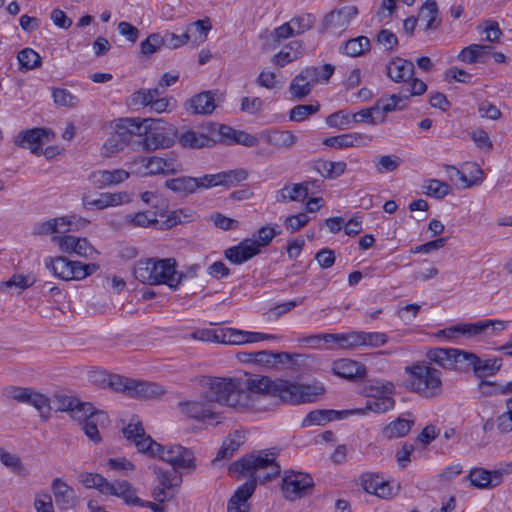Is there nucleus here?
Instances as JSON below:
<instances>
[{
  "label": "nucleus",
  "instance_id": "obj_23",
  "mask_svg": "<svg viewBox=\"0 0 512 512\" xmlns=\"http://www.w3.org/2000/svg\"><path fill=\"white\" fill-rule=\"evenodd\" d=\"M47 136V130L43 128H33L23 131L15 138V144L22 148H27L31 153L39 155L43 138Z\"/></svg>",
  "mask_w": 512,
  "mask_h": 512
},
{
  "label": "nucleus",
  "instance_id": "obj_50",
  "mask_svg": "<svg viewBox=\"0 0 512 512\" xmlns=\"http://www.w3.org/2000/svg\"><path fill=\"white\" fill-rule=\"evenodd\" d=\"M308 196V187L303 183L294 184L292 186H285L280 191L281 201H299L304 200Z\"/></svg>",
  "mask_w": 512,
  "mask_h": 512
},
{
  "label": "nucleus",
  "instance_id": "obj_11",
  "mask_svg": "<svg viewBox=\"0 0 512 512\" xmlns=\"http://www.w3.org/2000/svg\"><path fill=\"white\" fill-rule=\"evenodd\" d=\"M178 406L181 413L191 419L202 422L215 420L220 423V413L215 410V404L207 393L197 400L180 402Z\"/></svg>",
  "mask_w": 512,
  "mask_h": 512
},
{
  "label": "nucleus",
  "instance_id": "obj_48",
  "mask_svg": "<svg viewBox=\"0 0 512 512\" xmlns=\"http://www.w3.org/2000/svg\"><path fill=\"white\" fill-rule=\"evenodd\" d=\"M422 187L426 195L437 199L444 198L451 191L449 184L438 179H429L425 181Z\"/></svg>",
  "mask_w": 512,
  "mask_h": 512
},
{
  "label": "nucleus",
  "instance_id": "obj_49",
  "mask_svg": "<svg viewBox=\"0 0 512 512\" xmlns=\"http://www.w3.org/2000/svg\"><path fill=\"white\" fill-rule=\"evenodd\" d=\"M272 357V351L262 350L256 352H240L237 354L239 361L243 363H254L267 367L270 365V358Z\"/></svg>",
  "mask_w": 512,
  "mask_h": 512
},
{
  "label": "nucleus",
  "instance_id": "obj_18",
  "mask_svg": "<svg viewBox=\"0 0 512 512\" xmlns=\"http://www.w3.org/2000/svg\"><path fill=\"white\" fill-rule=\"evenodd\" d=\"M414 72V64L400 57L392 58L386 65V75L395 83H408Z\"/></svg>",
  "mask_w": 512,
  "mask_h": 512
},
{
  "label": "nucleus",
  "instance_id": "obj_34",
  "mask_svg": "<svg viewBox=\"0 0 512 512\" xmlns=\"http://www.w3.org/2000/svg\"><path fill=\"white\" fill-rule=\"evenodd\" d=\"M124 224L130 228H149L158 224L157 214L153 211H139L127 214L124 217Z\"/></svg>",
  "mask_w": 512,
  "mask_h": 512
},
{
  "label": "nucleus",
  "instance_id": "obj_29",
  "mask_svg": "<svg viewBox=\"0 0 512 512\" xmlns=\"http://www.w3.org/2000/svg\"><path fill=\"white\" fill-rule=\"evenodd\" d=\"M353 414V411H336V410H314L309 412L302 421V427L312 425H324L332 420L342 418V415Z\"/></svg>",
  "mask_w": 512,
  "mask_h": 512
},
{
  "label": "nucleus",
  "instance_id": "obj_13",
  "mask_svg": "<svg viewBox=\"0 0 512 512\" xmlns=\"http://www.w3.org/2000/svg\"><path fill=\"white\" fill-rule=\"evenodd\" d=\"M155 122H148L146 127L150 128L149 132L145 133L142 140V147L147 151H154L157 149H166L173 146L176 138V130L169 127L160 130L158 127L152 128V124H160L161 119H154Z\"/></svg>",
  "mask_w": 512,
  "mask_h": 512
},
{
  "label": "nucleus",
  "instance_id": "obj_8",
  "mask_svg": "<svg viewBox=\"0 0 512 512\" xmlns=\"http://www.w3.org/2000/svg\"><path fill=\"white\" fill-rule=\"evenodd\" d=\"M73 419L81 423L84 434L94 444L102 441L101 430L107 428L110 423L107 413L95 410L91 404L73 409Z\"/></svg>",
  "mask_w": 512,
  "mask_h": 512
},
{
  "label": "nucleus",
  "instance_id": "obj_51",
  "mask_svg": "<svg viewBox=\"0 0 512 512\" xmlns=\"http://www.w3.org/2000/svg\"><path fill=\"white\" fill-rule=\"evenodd\" d=\"M90 380L99 385L102 388L109 387L116 392H122V389H118V385L114 384L116 380L114 378H124L117 374H107L104 371H93L89 375Z\"/></svg>",
  "mask_w": 512,
  "mask_h": 512
},
{
  "label": "nucleus",
  "instance_id": "obj_12",
  "mask_svg": "<svg viewBox=\"0 0 512 512\" xmlns=\"http://www.w3.org/2000/svg\"><path fill=\"white\" fill-rule=\"evenodd\" d=\"M118 385V389H122V393H125L132 398H156L165 393V389L153 382H145L141 380H135L131 378H114Z\"/></svg>",
  "mask_w": 512,
  "mask_h": 512
},
{
  "label": "nucleus",
  "instance_id": "obj_56",
  "mask_svg": "<svg viewBox=\"0 0 512 512\" xmlns=\"http://www.w3.org/2000/svg\"><path fill=\"white\" fill-rule=\"evenodd\" d=\"M401 162V158L396 155H383L374 161L376 171L380 174L397 170Z\"/></svg>",
  "mask_w": 512,
  "mask_h": 512
},
{
  "label": "nucleus",
  "instance_id": "obj_60",
  "mask_svg": "<svg viewBox=\"0 0 512 512\" xmlns=\"http://www.w3.org/2000/svg\"><path fill=\"white\" fill-rule=\"evenodd\" d=\"M0 461L14 473L21 474L25 469L24 464L18 455L7 452L3 448H0Z\"/></svg>",
  "mask_w": 512,
  "mask_h": 512
},
{
  "label": "nucleus",
  "instance_id": "obj_33",
  "mask_svg": "<svg viewBox=\"0 0 512 512\" xmlns=\"http://www.w3.org/2000/svg\"><path fill=\"white\" fill-rule=\"evenodd\" d=\"M306 358H308V356L301 354H291L288 352H272V357L270 358V365H268L267 368L294 369L296 366H300L303 362V359Z\"/></svg>",
  "mask_w": 512,
  "mask_h": 512
},
{
  "label": "nucleus",
  "instance_id": "obj_41",
  "mask_svg": "<svg viewBox=\"0 0 512 512\" xmlns=\"http://www.w3.org/2000/svg\"><path fill=\"white\" fill-rule=\"evenodd\" d=\"M303 70L306 78L315 85L316 83H327L333 75L335 67L332 64H324L320 67L311 66Z\"/></svg>",
  "mask_w": 512,
  "mask_h": 512
},
{
  "label": "nucleus",
  "instance_id": "obj_61",
  "mask_svg": "<svg viewBox=\"0 0 512 512\" xmlns=\"http://www.w3.org/2000/svg\"><path fill=\"white\" fill-rule=\"evenodd\" d=\"M388 342V336L383 332L362 331V347L378 348Z\"/></svg>",
  "mask_w": 512,
  "mask_h": 512
},
{
  "label": "nucleus",
  "instance_id": "obj_45",
  "mask_svg": "<svg viewBox=\"0 0 512 512\" xmlns=\"http://www.w3.org/2000/svg\"><path fill=\"white\" fill-rule=\"evenodd\" d=\"M319 109L320 104L317 101L311 104L296 105L289 112V120L294 122H302L309 116L317 113Z\"/></svg>",
  "mask_w": 512,
  "mask_h": 512
},
{
  "label": "nucleus",
  "instance_id": "obj_39",
  "mask_svg": "<svg viewBox=\"0 0 512 512\" xmlns=\"http://www.w3.org/2000/svg\"><path fill=\"white\" fill-rule=\"evenodd\" d=\"M413 424L414 420L399 417L385 426L382 433L388 439L403 437L410 431Z\"/></svg>",
  "mask_w": 512,
  "mask_h": 512
},
{
  "label": "nucleus",
  "instance_id": "obj_27",
  "mask_svg": "<svg viewBox=\"0 0 512 512\" xmlns=\"http://www.w3.org/2000/svg\"><path fill=\"white\" fill-rule=\"evenodd\" d=\"M372 138L361 133H348L326 138L324 144L333 148L360 147L367 145Z\"/></svg>",
  "mask_w": 512,
  "mask_h": 512
},
{
  "label": "nucleus",
  "instance_id": "obj_43",
  "mask_svg": "<svg viewBox=\"0 0 512 512\" xmlns=\"http://www.w3.org/2000/svg\"><path fill=\"white\" fill-rule=\"evenodd\" d=\"M370 40L366 36H358L346 41L343 53L350 57H358L370 50Z\"/></svg>",
  "mask_w": 512,
  "mask_h": 512
},
{
  "label": "nucleus",
  "instance_id": "obj_28",
  "mask_svg": "<svg viewBox=\"0 0 512 512\" xmlns=\"http://www.w3.org/2000/svg\"><path fill=\"white\" fill-rule=\"evenodd\" d=\"M185 107L192 114H211L216 108L214 95L210 91L201 92L190 98Z\"/></svg>",
  "mask_w": 512,
  "mask_h": 512
},
{
  "label": "nucleus",
  "instance_id": "obj_22",
  "mask_svg": "<svg viewBox=\"0 0 512 512\" xmlns=\"http://www.w3.org/2000/svg\"><path fill=\"white\" fill-rule=\"evenodd\" d=\"M258 245L251 239H244L237 246L225 250V257L233 264H242L259 254Z\"/></svg>",
  "mask_w": 512,
  "mask_h": 512
},
{
  "label": "nucleus",
  "instance_id": "obj_3",
  "mask_svg": "<svg viewBox=\"0 0 512 512\" xmlns=\"http://www.w3.org/2000/svg\"><path fill=\"white\" fill-rule=\"evenodd\" d=\"M134 277L144 284H165L172 290H177L185 275L176 270L174 258L140 260L134 267Z\"/></svg>",
  "mask_w": 512,
  "mask_h": 512
},
{
  "label": "nucleus",
  "instance_id": "obj_44",
  "mask_svg": "<svg viewBox=\"0 0 512 512\" xmlns=\"http://www.w3.org/2000/svg\"><path fill=\"white\" fill-rule=\"evenodd\" d=\"M245 331L227 328L214 333V339L218 342L231 345L245 344Z\"/></svg>",
  "mask_w": 512,
  "mask_h": 512
},
{
  "label": "nucleus",
  "instance_id": "obj_64",
  "mask_svg": "<svg viewBox=\"0 0 512 512\" xmlns=\"http://www.w3.org/2000/svg\"><path fill=\"white\" fill-rule=\"evenodd\" d=\"M128 143L120 138V136H117L115 133H111V135L108 137V139L103 144V151L105 156H111L115 153H118L122 151Z\"/></svg>",
  "mask_w": 512,
  "mask_h": 512
},
{
  "label": "nucleus",
  "instance_id": "obj_9",
  "mask_svg": "<svg viewBox=\"0 0 512 512\" xmlns=\"http://www.w3.org/2000/svg\"><path fill=\"white\" fill-rule=\"evenodd\" d=\"M6 396L18 403L34 407L43 420L49 418L51 412L50 399L40 392L27 387L10 386L6 389Z\"/></svg>",
  "mask_w": 512,
  "mask_h": 512
},
{
  "label": "nucleus",
  "instance_id": "obj_53",
  "mask_svg": "<svg viewBox=\"0 0 512 512\" xmlns=\"http://www.w3.org/2000/svg\"><path fill=\"white\" fill-rule=\"evenodd\" d=\"M248 172L243 168L219 172L220 186H234L246 180Z\"/></svg>",
  "mask_w": 512,
  "mask_h": 512
},
{
  "label": "nucleus",
  "instance_id": "obj_36",
  "mask_svg": "<svg viewBox=\"0 0 512 512\" xmlns=\"http://www.w3.org/2000/svg\"><path fill=\"white\" fill-rule=\"evenodd\" d=\"M52 491L57 505L67 508L74 501V490L69 487L63 480L56 478L52 482Z\"/></svg>",
  "mask_w": 512,
  "mask_h": 512
},
{
  "label": "nucleus",
  "instance_id": "obj_40",
  "mask_svg": "<svg viewBox=\"0 0 512 512\" xmlns=\"http://www.w3.org/2000/svg\"><path fill=\"white\" fill-rule=\"evenodd\" d=\"M395 401L389 395H382L379 397L369 398L366 402V406L364 410H355L353 413L361 412L365 413L366 411H372L375 413H385L391 410L394 407Z\"/></svg>",
  "mask_w": 512,
  "mask_h": 512
},
{
  "label": "nucleus",
  "instance_id": "obj_10",
  "mask_svg": "<svg viewBox=\"0 0 512 512\" xmlns=\"http://www.w3.org/2000/svg\"><path fill=\"white\" fill-rule=\"evenodd\" d=\"M313 486L314 481L307 473L294 470H285L283 473L281 490L289 501L305 497Z\"/></svg>",
  "mask_w": 512,
  "mask_h": 512
},
{
  "label": "nucleus",
  "instance_id": "obj_21",
  "mask_svg": "<svg viewBox=\"0 0 512 512\" xmlns=\"http://www.w3.org/2000/svg\"><path fill=\"white\" fill-rule=\"evenodd\" d=\"M358 14V9L354 6H346L337 11H332L324 18V25L332 32L345 30L351 20Z\"/></svg>",
  "mask_w": 512,
  "mask_h": 512
},
{
  "label": "nucleus",
  "instance_id": "obj_38",
  "mask_svg": "<svg viewBox=\"0 0 512 512\" xmlns=\"http://www.w3.org/2000/svg\"><path fill=\"white\" fill-rule=\"evenodd\" d=\"M123 487L124 492L121 496V499H123V501L127 505L150 508L153 512H166L164 508L161 507L159 504L150 501H143L139 497H137L135 494V489L128 481L126 484L123 485Z\"/></svg>",
  "mask_w": 512,
  "mask_h": 512
},
{
  "label": "nucleus",
  "instance_id": "obj_63",
  "mask_svg": "<svg viewBox=\"0 0 512 512\" xmlns=\"http://www.w3.org/2000/svg\"><path fill=\"white\" fill-rule=\"evenodd\" d=\"M351 122L352 116L343 110L330 114L326 119L328 126L339 130L348 129Z\"/></svg>",
  "mask_w": 512,
  "mask_h": 512
},
{
  "label": "nucleus",
  "instance_id": "obj_46",
  "mask_svg": "<svg viewBox=\"0 0 512 512\" xmlns=\"http://www.w3.org/2000/svg\"><path fill=\"white\" fill-rule=\"evenodd\" d=\"M406 99L404 98V94H392L387 98H380L376 105H379V112L382 111V115L395 111L402 110L406 106L403 103Z\"/></svg>",
  "mask_w": 512,
  "mask_h": 512
},
{
  "label": "nucleus",
  "instance_id": "obj_16",
  "mask_svg": "<svg viewBox=\"0 0 512 512\" xmlns=\"http://www.w3.org/2000/svg\"><path fill=\"white\" fill-rule=\"evenodd\" d=\"M463 357H465L464 363H467L473 369L478 378L493 376L502 366V359L497 357L482 359L470 352H466Z\"/></svg>",
  "mask_w": 512,
  "mask_h": 512
},
{
  "label": "nucleus",
  "instance_id": "obj_25",
  "mask_svg": "<svg viewBox=\"0 0 512 512\" xmlns=\"http://www.w3.org/2000/svg\"><path fill=\"white\" fill-rule=\"evenodd\" d=\"M148 122H155V120L148 118L140 121L136 118H121L115 122L113 133L129 143L133 135L141 134L143 124Z\"/></svg>",
  "mask_w": 512,
  "mask_h": 512
},
{
  "label": "nucleus",
  "instance_id": "obj_15",
  "mask_svg": "<svg viewBox=\"0 0 512 512\" xmlns=\"http://www.w3.org/2000/svg\"><path fill=\"white\" fill-rule=\"evenodd\" d=\"M466 354L465 351L458 349H445V348H434L430 349L426 353V362L437 364L444 369H455L458 363H464Z\"/></svg>",
  "mask_w": 512,
  "mask_h": 512
},
{
  "label": "nucleus",
  "instance_id": "obj_42",
  "mask_svg": "<svg viewBox=\"0 0 512 512\" xmlns=\"http://www.w3.org/2000/svg\"><path fill=\"white\" fill-rule=\"evenodd\" d=\"M438 16V7L437 3L434 0H427L421 7L420 10V18L425 21V29L432 30L436 29L440 20L437 18Z\"/></svg>",
  "mask_w": 512,
  "mask_h": 512
},
{
  "label": "nucleus",
  "instance_id": "obj_1",
  "mask_svg": "<svg viewBox=\"0 0 512 512\" xmlns=\"http://www.w3.org/2000/svg\"><path fill=\"white\" fill-rule=\"evenodd\" d=\"M246 393L250 394L252 405L248 410H262L260 399L266 396L278 398L288 404L314 402L324 392L321 384H300L284 379L272 380L268 376L252 375L243 380Z\"/></svg>",
  "mask_w": 512,
  "mask_h": 512
},
{
  "label": "nucleus",
  "instance_id": "obj_30",
  "mask_svg": "<svg viewBox=\"0 0 512 512\" xmlns=\"http://www.w3.org/2000/svg\"><path fill=\"white\" fill-rule=\"evenodd\" d=\"M176 138L182 147L193 149L210 146L211 142L213 141L204 133L196 132L190 129L181 131L176 130Z\"/></svg>",
  "mask_w": 512,
  "mask_h": 512
},
{
  "label": "nucleus",
  "instance_id": "obj_31",
  "mask_svg": "<svg viewBox=\"0 0 512 512\" xmlns=\"http://www.w3.org/2000/svg\"><path fill=\"white\" fill-rule=\"evenodd\" d=\"M318 339H323L326 343L335 342L341 348H358L362 347V331H351L348 333L337 334H323L317 336Z\"/></svg>",
  "mask_w": 512,
  "mask_h": 512
},
{
  "label": "nucleus",
  "instance_id": "obj_47",
  "mask_svg": "<svg viewBox=\"0 0 512 512\" xmlns=\"http://www.w3.org/2000/svg\"><path fill=\"white\" fill-rule=\"evenodd\" d=\"M379 105H374L370 108L362 109L352 116V122L355 123H369V124H377L385 121V116L381 115L380 118L376 117L375 114H379Z\"/></svg>",
  "mask_w": 512,
  "mask_h": 512
},
{
  "label": "nucleus",
  "instance_id": "obj_59",
  "mask_svg": "<svg viewBox=\"0 0 512 512\" xmlns=\"http://www.w3.org/2000/svg\"><path fill=\"white\" fill-rule=\"evenodd\" d=\"M159 96L160 91L158 88L141 89L132 94L131 101L133 105H141L150 108L154 98Z\"/></svg>",
  "mask_w": 512,
  "mask_h": 512
},
{
  "label": "nucleus",
  "instance_id": "obj_57",
  "mask_svg": "<svg viewBox=\"0 0 512 512\" xmlns=\"http://www.w3.org/2000/svg\"><path fill=\"white\" fill-rule=\"evenodd\" d=\"M467 478L473 486L480 489L489 488L491 485L490 471L483 468L472 469Z\"/></svg>",
  "mask_w": 512,
  "mask_h": 512
},
{
  "label": "nucleus",
  "instance_id": "obj_19",
  "mask_svg": "<svg viewBox=\"0 0 512 512\" xmlns=\"http://www.w3.org/2000/svg\"><path fill=\"white\" fill-rule=\"evenodd\" d=\"M360 482L363 489L369 494H373L384 499L390 498L393 495L392 487L379 474L369 472L363 473L360 476Z\"/></svg>",
  "mask_w": 512,
  "mask_h": 512
},
{
  "label": "nucleus",
  "instance_id": "obj_54",
  "mask_svg": "<svg viewBox=\"0 0 512 512\" xmlns=\"http://www.w3.org/2000/svg\"><path fill=\"white\" fill-rule=\"evenodd\" d=\"M18 61L21 68L32 70L41 65L40 55L31 48H24L18 53Z\"/></svg>",
  "mask_w": 512,
  "mask_h": 512
},
{
  "label": "nucleus",
  "instance_id": "obj_5",
  "mask_svg": "<svg viewBox=\"0 0 512 512\" xmlns=\"http://www.w3.org/2000/svg\"><path fill=\"white\" fill-rule=\"evenodd\" d=\"M408 387L425 399L439 397L443 393L442 373L430 366V362L418 361L405 367Z\"/></svg>",
  "mask_w": 512,
  "mask_h": 512
},
{
  "label": "nucleus",
  "instance_id": "obj_62",
  "mask_svg": "<svg viewBox=\"0 0 512 512\" xmlns=\"http://www.w3.org/2000/svg\"><path fill=\"white\" fill-rule=\"evenodd\" d=\"M162 46H164L162 34L152 33L141 43V53L145 56H150Z\"/></svg>",
  "mask_w": 512,
  "mask_h": 512
},
{
  "label": "nucleus",
  "instance_id": "obj_58",
  "mask_svg": "<svg viewBox=\"0 0 512 512\" xmlns=\"http://www.w3.org/2000/svg\"><path fill=\"white\" fill-rule=\"evenodd\" d=\"M243 443V436L235 432L233 437H228L224 440L221 449L217 454V459H225L233 455Z\"/></svg>",
  "mask_w": 512,
  "mask_h": 512
},
{
  "label": "nucleus",
  "instance_id": "obj_14",
  "mask_svg": "<svg viewBox=\"0 0 512 512\" xmlns=\"http://www.w3.org/2000/svg\"><path fill=\"white\" fill-rule=\"evenodd\" d=\"M79 481L89 489H97L100 493L104 495L116 496L121 498L124 487L123 485L127 483V481H115L109 482L102 475L97 473H81L79 475Z\"/></svg>",
  "mask_w": 512,
  "mask_h": 512
},
{
  "label": "nucleus",
  "instance_id": "obj_17",
  "mask_svg": "<svg viewBox=\"0 0 512 512\" xmlns=\"http://www.w3.org/2000/svg\"><path fill=\"white\" fill-rule=\"evenodd\" d=\"M256 485V477H251L239 486L228 501L227 512H248L249 505L247 500L254 493Z\"/></svg>",
  "mask_w": 512,
  "mask_h": 512
},
{
  "label": "nucleus",
  "instance_id": "obj_6",
  "mask_svg": "<svg viewBox=\"0 0 512 512\" xmlns=\"http://www.w3.org/2000/svg\"><path fill=\"white\" fill-rule=\"evenodd\" d=\"M277 456L276 448L259 450L235 461L233 468L240 473L250 474L261 482L270 481L281 473V466L276 462Z\"/></svg>",
  "mask_w": 512,
  "mask_h": 512
},
{
  "label": "nucleus",
  "instance_id": "obj_24",
  "mask_svg": "<svg viewBox=\"0 0 512 512\" xmlns=\"http://www.w3.org/2000/svg\"><path fill=\"white\" fill-rule=\"evenodd\" d=\"M333 373L345 379L363 378L366 375V367L357 361L343 358L334 361Z\"/></svg>",
  "mask_w": 512,
  "mask_h": 512
},
{
  "label": "nucleus",
  "instance_id": "obj_7",
  "mask_svg": "<svg viewBox=\"0 0 512 512\" xmlns=\"http://www.w3.org/2000/svg\"><path fill=\"white\" fill-rule=\"evenodd\" d=\"M45 266L56 277L65 281L82 280L99 269V265L96 263L85 264L80 261H71L64 256L46 259Z\"/></svg>",
  "mask_w": 512,
  "mask_h": 512
},
{
  "label": "nucleus",
  "instance_id": "obj_52",
  "mask_svg": "<svg viewBox=\"0 0 512 512\" xmlns=\"http://www.w3.org/2000/svg\"><path fill=\"white\" fill-rule=\"evenodd\" d=\"M472 167L474 168L475 175H473L472 178L469 179L465 175V173H463L462 171L457 169L455 166L444 165L446 172L448 174H450V172H454L455 175L457 176L458 180L464 185L465 188H470L473 185H476L482 181V170L475 165H472Z\"/></svg>",
  "mask_w": 512,
  "mask_h": 512
},
{
  "label": "nucleus",
  "instance_id": "obj_37",
  "mask_svg": "<svg viewBox=\"0 0 512 512\" xmlns=\"http://www.w3.org/2000/svg\"><path fill=\"white\" fill-rule=\"evenodd\" d=\"M313 86L314 84L306 78V74L302 70L292 79L289 92L294 99L301 100L311 93Z\"/></svg>",
  "mask_w": 512,
  "mask_h": 512
},
{
  "label": "nucleus",
  "instance_id": "obj_4",
  "mask_svg": "<svg viewBox=\"0 0 512 512\" xmlns=\"http://www.w3.org/2000/svg\"><path fill=\"white\" fill-rule=\"evenodd\" d=\"M208 396L213 402L237 411H248L252 405L249 393L245 392L243 379L213 377L208 380Z\"/></svg>",
  "mask_w": 512,
  "mask_h": 512
},
{
  "label": "nucleus",
  "instance_id": "obj_20",
  "mask_svg": "<svg viewBox=\"0 0 512 512\" xmlns=\"http://www.w3.org/2000/svg\"><path fill=\"white\" fill-rule=\"evenodd\" d=\"M130 174L124 169L98 170L89 175L90 183L98 189L120 184L129 178Z\"/></svg>",
  "mask_w": 512,
  "mask_h": 512
},
{
  "label": "nucleus",
  "instance_id": "obj_55",
  "mask_svg": "<svg viewBox=\"0 0 512 512\" xmlns=\"http://www.w3.org/2000/svg\"><path fill=\"white\" fill-rule=\"evenodd\" d=\"M54 103L57 106L74 108L78 105L79 99L69 90L64 88H55L52 92Z\"/></svg>",
  "mask_w": 512,
  "mask_h": 512
},
{
  "label": "nucleus",
  "instance_id": "obj_2",
  "mask_svg": "<svg viewBox=\"0 0 512 512\" xmlns=\"http://www.w3.org/2000/svg\"><path fill=\"white\" fill-rule=\"evenodd\" d=\"M124 436L132 441L140 453L157 457L169 464L174 471L194 470L196 459L191 449L179 444L161 445L146 435L141 421L133 417L123 428Z\"/></svg>",
  "mask_w": 512,
  "mask_h": 512
},
{
  "label": "nucleus",
  "instance_id": "obj_32",
  "mask_svg": "<svg viewBox=\"0 0 512 512\" xmlns=\"http://www.w3.org/2000/svg\"><path fill=\"white\" fill-rule=\"evenodd\" d=\"M491 52L492 46L490 45L471 44L460 51L458 59L468 64L485 62Z\"/></svg>",
  "mask_w": 512,
  "mask_h": 512
},
{
  "label": "nucleus",
  "instance_id": "obj_26",
  "mask_svg": "<svg viewBox=\"0 0 512 512\" xmlns=\"http://www.w3.org/2000/svg\"><path fill=\"white\" fill-rule=\"evenodd\" d=\"M263 142L278 149H288L297 142V136L288 130H266L260 135Z\"/></svg>",
  "mask_w": 512,
  "mask_h": 512
},
{
  "label": "nucleus",
  "instance_id": "obj_35",
  "mask_svg": "<svg viewBox=\"0 0 512 512\" xmlns=\"http://www.w3.org/2000/svg\"><path fill=\"white\" fill-rule=\"evenodd\" d=\"M165 187L174 193L193 194L197 191L196 177L181 176L165 181Z\"/></svg>",
  "mask_w": 512,
  "mask_h": 512
}]
</instances>
